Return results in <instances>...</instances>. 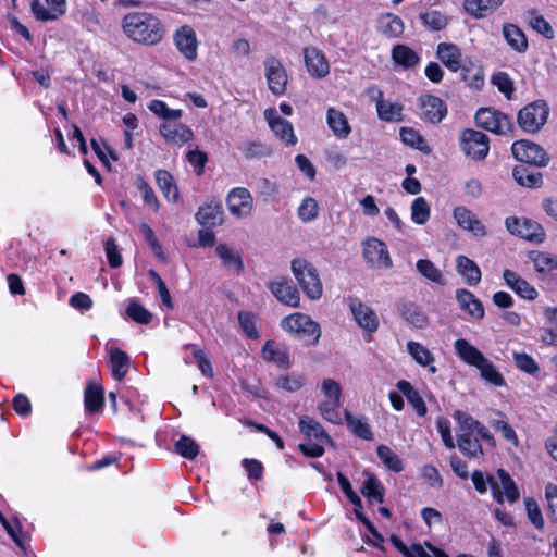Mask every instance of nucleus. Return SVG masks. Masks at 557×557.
Returning <instances> with one entry per match:
<instances>
[{
	"label": "nucleus",
	"instance_id": "9",
	"mask_svg": "<svg viewBox=\"0 0 557 557\" xmlns=\"http://www.w3.org/2000/svg\"><path fill=\"white\" fill-rule=\"evenodd\" d=\"M476 125L487 132L505 135L511 129L510 119L498 110L481 108L475 113Z\"/></svg>",
	"mask_w": 557,
	"mask_h": 557
},
{
	"label": "nucleus",
	"instance_id": "51",
	"mask_svg": "<svg viewBox=\"0 0 557 557\" xmlns=\"http://www.w3.org/2000/svg\"><path fill=\"white\" fill-rule=\"evenodd\" d=\"M400 138L405 145L416 148L424 153H429L431 151L425 139L412 127H401Z\"/></svg>",
	"mask_w": 557,
	"mask_h": 557
},
{
	"label": "nucleus",
	"instance_id": "33",
	"mask_svg": "<svg viewBox=\"0 0 557 557\" xmlns=\"http://www.w3.org/2000/svg\"><path fill=\"white\" fill-rule=\"evenodd\" d=\"M391 57L396 65L405 70L412 69L420 62L419 54L404 44L395 45L392 49Z\"/></svg>",
	"mask_w": 557,
	"mask_h": 557
},
{
	"label": "nucleus",
	"instance_id": "46",
	"mask_svg": "<svg viewBox=\"0 0 557 557\" xmlns=\"http://www.w3.org/2000/svg\"><path fill=\"white\" fill-rule=\"evenodd\" d=\"M419 17L422 25L433 32L443 30L450 22V17L438 10L421 13Z\"/></svg>",
	"mask_w": 557,
	"mask_h": 557
},
{
	"label": "nucleus",
	"instance_id": "50",
	"mask_svg": "<svg viewBox=\"0 0 557 557\" xmlns=\"http://www.w3.org/2000/svg\"><path fill=\"white\" fill-rule=\"evenodd\" d=\"M376 453L380 460L388 470L396 473H399L404 470V463L401 459L388 446L379 445L376 448Z\"/></svg>",
	"mask_w": 557,
	"mask_h": 557
},
{
	"label": "nucleus",
	"instance_id": "35",
	"mask_svg": "<svg viewBox=\"0 0 557 557\" xmlns=\"http://www.w3.org/2000/svg\"><path fill=\"white\" fill-rule=\"evenodd\" d=\"M480 440L482 438L476 434L457 433V446L468 458H479L483 456L484 451Z\"/></svg>",
	"mask_w": 557,
	"mask_h": 557
},
{
	"label": "nucleus",
	"instance_id": "24",
	"mask_svg": "<svg viewBox=\"0 0 557 557\" xmlns=\"http://www.w3.org/2000/svg\"><path fill=\"white\" fill-rule=\"evenodd\" d=\"M456 299L461 310L476 320L484 318V307L480 299L468 289L460 288L456 290Z\"/></svg>",
	"mask_w": 557,
	"mask_h": 557
},
{
	"label": "nucleus",
	"instance_id": "36",
	"mask_svg": "<svg viewBox=\"0 0 557 557\" xmlns=\"http://www.w3.org/2000/svg\"><path fill=\"white\" fill-rule=\"evenodd\" d=\"M377 30L385 37L396 38L404 33L405 25L399 16L393 13H386L379 17Z\"/></svg>",
	"mask_w": 557,
	"mask_h": 557
},
{
	"label": "nucleus",
	"instance_id": "25",
	"mask_svg": "<svg viewBox=\"0 0 557 557\" xmlns=\"http://www.w3.org/2000/svg\"><path fill=\"white\" fill-rule=\"evenodd\" d=\"M503 277L507 286L520 297L528 300H533L537 297V290L516 272L507 269L504 271Z\"/></svg>",
	"mask_w": 557,
	"mask_h": 557
},
{
	"label": "nucleus",
	"instance_id": "43",
	"mask_svg": "<svg viewBox=\"0 0 557 557\" xmlns=\"http://www.w3.org/2000/svg\"><path fill=\"white\" fill-rule=\"evenodd\" d=\"M218 257L222 260V263L227 269H233L236 273H239L244 269V263L240 253L230 247L226 244H219L215 247Z\"/></svg>",
	"mask_w": 557,
	"mask_h": 557
},
{
	"label": "nucleus",
	"instance_id": "54",
	"mask_svg": "<svg viewBox=\"0 0 557 557\" xmlns=\"http://www.w3.org/2000/svg\"><path fill=\"white\" fill-rule=\"evenodd\" d=\"M528 15L529 23L534 30L547 39H552L554 37V29L543 15L537 14L536 10L528 11Z\"/></svg>",
	"mask_w": 557,
	"mask_h": 557
},
{
	"label": "nucleus",
	"instance_id": "62",
	"mask_svg": "<svg viewBox=\"0 0 557 557\" xmlns=\"http://www.w3.org/2000/svg\"><path fill=\"white\" fill-rule=\"evenodd\" d=\"M533 261L537 272L549 273L557 270V257L550 253L539 252Z\"/></svg>",
	"mask_w": 557,
	"mask_h": 557
},
{
	"label": "nucleus",
	"instance_id": "12",
	"mask_svg": "<svg viewBox=\"0 0 557 557\" xmlns=\"http://www.w3.org/2000/svg\"><path fill=\"white\" fill-rule=\"evenodd\" d=\"M226 205L232 215L244 219L251 214L253 198L247 188L235 187L227 194Z\"/></svg>",
	"mask_w": 557,
	"mask_h": 557
},
{
	"label": "nucleus",
	"instance_id": "22",
	"mask_svg": "<svg viewBox=\"0 0 557 557\" xmlns=\"http://www.w3.org/2000/svg\"><path fill=\"white\" fill-rule=\"evenodd\" d=\"M160 134L173 145L182 146L194 138L193 131L185 124L166 122L160 125Z\"/></svg>",
	"mask_w": 557,
	"mask_h": 557
},
{
	"label": "nucleus",
	"instance_id": "29",
	"mask_svg": "<svg viewBox=\"0 0 557 557\" xmlns=\"http://www.w3.org/2000/svg\"><path fill=\"white\" fill-rule=\"evenodd\" d=\"M471 480L478 493L485 494L490 487L494 499L498 504H503V493L500 491L499 484L496 482L493 475H485L482 471L475 470L471 474Z\"/></svg>",
	"mask_w": 557,
	"mask_h": 557
},
{
	"label": "nucleus",
	"instance_id": "32",
	"mask_svg": "<svg viewBox=\"0 0 557 557\" xmlns=\"http://www.w3.org/2000/svg\"><path fill=\"white\" fill-rule=\"evenodd\" d=\"M504 0H465L463 9L475 18L486 17L495 12Z\"/></svg>",
	"mask_w": 557,
	"mask_h": 557
},
{
	"label": "nucleus",
	"instance_id": "19",
	"mask_svg": "<svg viewBox=\"0 0 557 557\" xmlns=\"http://www.w3.org/2000/svg\"><path fill=\"white\" fill-rule=\"evenodd\" d=\"M454 419L459 424L457 433L476 434L482 438V441H485L486 443H494V437L490 430L467 412L456 410L454 412Z\"/></svg>",
	"mask_w": 557,
	"mask_h": 557
},
{
	"label": "nucleus",
	"instance_id": "2",
	"mask_svg": "<svg viewBox=\"0 0 557 557\" xmlns=\"http://www.w3.org/2000/svg\"><path fill=\"white\" fill-rule=\"evenodd\" d=\"M454 348L457 356L465 363L474 367L480 372L481 379L486 383L496 387H503L506 385V381L503 374L497 370L494 363L467 339H456L454 343Z\"/></svg>",
	"mask_w": 557,
	"mask_h": 557
},
{
	"label": "nucleus",
	"instance_id": "7",
	"mask_svg": "<svg viewBox=\"0 0 557 557\" xmlns=\"http://www.w3.org/2000/svg\"><path fill=\"white\" fill-rule=\"evenodd\" d=\"M367 96L375 103L377 116L384 122H401L404 120V107L399 102L384 100L383 90L373 85L367 88Z\"/></svg>",
	"mask_w": 557,
	"mask_h": 557
},
{
	"label": "nucleus",
	"instance_id": "61",
	"mask_svg": "<svg viewBox=\"0 0 557 557\" xmlns=\"http://www.w3.org/2000/svg\"><path fill=\"white\" fill-rule=\"evenodd\" d=\"M324 400L342 403V387L333 379H324L321 384Z\"/></svg>",
	"mask_w": 557,
	"mask_h": 557
},
{
	"label": "nucleus",
	"instance_id": "3",
	"mask_svg": "<svg viewBox=\"0 0 557 557\" xmlns=\"http://www.w3.org/2000/svg\"><path fill=\"white\" fill-rule=\"evenodd\" d=\"M292 272L305 295L311 300L322 297L323 285L314 265L302 258L292 261Z\"/></svg>",
	"mask_w": 557,
	"mask_h": 557
},
{
	"label": "nucleus",
	"instance_id": "15",
	"mask_svg": "<svg viewBox=\"0 0 557 557\" xmlns=\"http://www.w3.org/2000/svg\"><path fill=\"white\" fill-rule=\"evenodd\" d=\"M173 41L177 50L188 60L197 59L198 41L196 32L188 25H183L173 34Z\"/></svg>",
	"mask_w": 557,
	"mask_h": 557
},
{
	"label": "nucleus",
	"instance_id": "14",
	"mask_svg": "<svg viewBox=\"0 0 557 557\" xmlns=\"http://www.w3.org/2000/svg\"><path fill=\"white\" fill-rule=\"evenodd\" d=\"M349 309L356 323L369 333H374L379 329V318L375 311L363 304L360 299L351 297L348 299Z\"/></svg>",
	"mask_w": 557,
	"mask_h": 557
},
{
	"label": "nucleus",
	"instance_id": "55",
	"mask_svg": "<svg viewBox=\"0 0 557 557\" xmlns=\"http://www.w3.org/2000/svg\"><path fill=\"white\" fill-rule=\"evenodd\" d=\"M417 270L421 275H423L425 278L437 283L440 285L444 284V278L442 275V272L436 265L428 260V259H420L417 262Z\"/></svg>",
	"mask_w": 557,
	"mask_h": 557
},
{
	"label": "nucleus",
	"instance_id": "48",
	"mask_svg": "<svg viewBox=\"0 0 557 557\" xmlns=\"http://www.w3.org/2000/svg\"><path fill=\"white\" fill-rule=\"evenodd\" d=\"M499 479V487L503 493V500L506 498L510 504L516 503L520 497V492L517 484L504 469H498L496 472Z\"/></svg>",
	"mask_w": 557,
	"mask_h": 557
},
{
	"label": "nucleus",
	"instance_id": "40",
	"mask_svg": "<svg viewBox=\"0 0 557 557\" xmlns=\"http://www.w3.org/2000/svg\"><path fill=\"white\" fill-rule=\"evenodd\" d=\"M512 175L516 182L524 187H540L543 183L542 174L524 164L515 166Z\"/></svg>",
	"mask_w": 557,
	"mask_h": 557
},
{
	"label": "nucleus",
	"instance_id": "49",
	"mask_svg": "<svg viewBox=\"0 0 557 557\" xmlns=\"http://www.w3.org/2000/svg\"><path fill=\"white\" fill-rule=\"evenodd\" d=\"M104 403L103 389L101 386L88 384L84 393V404L86 410L98 412Z\"/></svg>",
	"mask_w": 557,
	"mask_h": 557
},
{
	"label": "nucleus",
	"instance_id": "4",
	"mask_svg": "<svg viewBox=\"0 0 557 557\" xmlns=\"http://www.w3.org/2000/svg\"><path fill=\"white\" fill-rule=\"evenodd\" d=\"M281 327L308 345H315L321 336L318 322L300 312L292 313L281 320Z\"/></svg>",
	"mask_w": 557,
	"mask_h": 557
},
{
	"label": "nucleus",
	"instance_id": "1",
	"mask_svg": "<svg viewBox=\"0 0 557 557\" xmlns=\"http://www.w3.org/2000/svg\"><path fill=\"white\" fill-rule=\"evenodd\" d=\"M121 27L129 40L148 47L160 44L166 33L163 22L147 11H133L125 14L121 21Z\"/></svg>",
	"mask_w": 557,
	"mask_h": 557
},
{
	"label": "nucleus",
	"instance_id": "31",
	"mask_svg": "<svg viewBox=\"0 0 557 557\" xmlns=\"http://www.w3.org/2000/svg\"><path fill=\"white\" fill-rule=\"evenodd\" d=\"M154 178L164 198L170 202H176L180 193L173 175L169 171L160 169L154 172Z\"/></svg>",
	"mask_w": 557,
	"mask_h": 557
},
{
	"label": "nucleus",
	"instance_id": "47",
	"mask_svg": "<svg viewBox=\"0 0 557 557\" xmlns=\"http://www.w3.org/2000/svg\"><path fill=\"white\" fill-rule=\"evenodd\" d=\"M400 315L416 327L422 329L426 324L425 315L420 311L417 305L412 302H401L397 306Z\"/></svg>",
	"mask_w": 557,
	"mask_h": 557
},
{
	"label": "nucleus",
	"instance_id": "6",
	"mask_svg": "<svg viewBox=\"0 0 557 557\" xmlns=\"http://www.w3.org/2000/svg\"><path fill=\"white\" fill-rule=\"evenodd\" d=\"M459 144L463 153L474 160H483L490 150L488 137L472 128L463 129L460 133Z\"/></svg>",
	"mask_w": 557,
	"mask_h": 557
},
{
	"label": "nucleus",
	"instance_id": "23",
	"mask_svg": "<svg viewBox=\"0 0 557 557\" xmlns=\"http://www.w3.org/2000/svg\"><path fill=\"white\" fill-rule=\"evenodd\" d=\"M436 57L451 72L462 70V53L455 44L441 42L437 46Z\"/></svg>",
	"mask_w": 557,
	"mask_h": 557
},
{
	"label": "nucleus",
	"instance_id": "37",
	"mask_svg": "<svg viewBox=\"0 0 557 557\" xmlns=\"http://www.w3.org/2000/svg\"><path fill=\"white\" fill-rule=\"evenodd\" d=\"M398 391L407 398L418 416L424 417L428 412L426 405L417 389L410 382L400 380L396 384Z\"/></svg>",
	"mask_w": 557,
	"mask_h": 557
},
{
	"label": "nucleus",
	"instance_id": "58",
	"mask_svg": "<svg viewBox=\"0 0 557 557\" xmlns=\"http://www.w3.org/2000/svg\"><path fill=\"white\" fill-rule=\"evenodd\" d=\"M136 188L141 193L143 200L146 205L152 207L154 211L160 208L159 200L148 182L143 176H137L135 181Z\"/></svg>",
	"mask_w": 557,
	"mask_h": 557
},
{
	"label": "nucleus",
	"instance_id": "53",
	"mask_svg": "<svg viewBox=\"0 0 557 557\" xmlns=\"http://www.w3.org/2000/svg\"><path fill=\"white\" fill-rule=\"evenodd\" d=\"M175 451L186 459H195L199 454V445L191 437L183 435L175 443Z\"/></svg>",
	"mask_w": 557,
	"mask_h": 557
},
{
	"label": "nucleus",
	"instance_id": "10",
	"mask_svg": "<svg viewBox=\"0 0 557 557\" xmlns=\"http://www.w3.org/2000/svg\"><path fill=\"white\" fill-rule=\"evenodd\" d=\"M505 224L510 234L523 239L534 243H542L545 239L544 228L535 221L510 216L506 219Z\"/></svg>",
	"mask_w": 557,
	"mask_h": 557
},
{
	"label": "nucleus",
	"instance_id": "63",
	"mask_svg": "<svg viewBox=\"0 0 557 557\" xmlns=\"http://www.w3.org/2000/svg\"><path fill=\"white\" fill-rule=\"evenodd\" d=\"M513 360L516 367L528 374H535L540 370L534 358L525 352H513Z\"/></svg>",
	"mask_w": 557,
	"mask_h": 557
},
{
	"label": "nucleus",
	"instance_id": "52",
	"mask_svg": "<svg viewBox=\"0 0 557 557\" xmlns=\"http://www.w3.org/2000/svg\"><path fill=\"white\" fill-rule=\"evenodd\" d=\"M148 109L157 116L166 121H176L182 117L183 111L181 109H170L162 100H151Z\"/></svg>",
	"mask_w": 557,
	"mask_h": 557
},
{
	"label": "nucleus",
	"instance_id": "21",
	"mask_svg": "<svg viewBox=\"0 0 557 557\" xmlns=\"http://www.w3.org/2000/svg\"><path fill=\"white\" fill-rule=\"evenodd\" d=\"M268 287L280 302L294 308L299 307L300 294L292 281L281 278L270 282Z\"/></svg>",
	"mask_w": 557,
	"mask_h": 557
},
{
	"label": "nucleus",
	"instance_id": "11",
	"mask_svg": "<svg viewBox=\"0 0 557 557\" xmlns=\"http://www.w3.org/2000/svg\"><path fill=\"white\" fill-rule=\"evenodd\" d=\"M363 257L377 269H389L393 265L386 244L375 237L363 242Z\"/></svg>",
	"mask_w": 557,
	"mask_h": 557
},
{
	"label": "nucleus",
	"instance_id": "60",
	"mask_svg": "<svg viewBox=\"0 0 557 557\" xmlns=\"http://www.w3.org/2000/svg\"><path fill=\"white\" fill-rule=\"evenodd\" d=\"M127 315L135 322L148 324L152 320V314L137 301H131L126 308Z\"/></svg>",
	"mask_w": 557,
	"mask_h": 557
},
{
	"label": "nucleus",
	"instance_id": "8",
	"mask_svg": "<svg viewBox=\"0 0 557 557\" xmlns=\"http://www.w3.org/2000/svg\"><path fill=\"white\" fill-rule=\"evenodd\" d=\"M511 151L513 157L522 163L546 166L549 162L546 151L540 145L527 139L515 141Z\"/></svg>",
	"mask_w": 557,
	"mask_h": 557
},
{
	"label": "nucleus",
	"instance_id": "5",
	"mask_svg": "<svg viewBox=\"0 0 557 557\" xmlns=\"http://www.w3.org/2000/svg\"><path fill=\"white\" fill-rule=\"evenodd\" d=\"M549 108L544 100H536L523 107L518 113L520 127L528 133H537L547 122Z\"/></svg>",
	"mask_w": 557,
	"mask_h": 557
},
{
	"label": "nucleus",
	"instance_id": "56",
	"mask_svg": "<svg viewBox=\"0 0 557 557\" xmlns=\"http://www.w3.org/2000/svg\"><path fill=\"white\" fill-rule=\"evenodd\" d=\"M319 215L318 201L312 197H306L298 207V216L304 223L314 221Z\"/></svg>",
	"mask_w": 557,
	"mask_h": 557
},
{
	"label": "nucleus",
	"instance_id": "59",
	"mask_svg": "<svg viewBox=\"0 0 557 557\" xmlns=\"http://www.w3.org/2000/svg\"><path fill=\"white\" fill-rule=\"evenodd\" d=\"M342 407V403L323 400L319 405V411L321 416L329 422L339 424L342 422V417L339 413V408Z\"/></svg>",
	"mask_w": 557,
	"mask_h": 557
},
{
	"label": "nucleus",
	"instance_id": "41",
	"mask_svg": "<svg viewBox=\"0 0 557 557\" xmlns=\"http://www.w3.org/2000/svg\"><path fill=\"white\" fill-rule=\"evenodd\" d=\"M366 479L362 483L361 493L371 503L384 502V486L381 481L372 473H364Z\"/></svg>",
	"mask_w": 557,
	"mask_h": 557
},
{
	"label": "nucleus",
	"instance_id": "20",
	"mask_svg": "<svg viewBox=\"0 0 557 557\" xmlns=\"http://www.w3.org/2000/svg\"><path fill=\"white\" fill-rule=\"evenodd\" d=\"M419 107L425 120L433 124L442 122L447 115V107L445 102L433 95H421L418 99Z\"/></svg>",
	"mask_w": 557,
	"mask_h": 557
},
{
	"label": "nucleus",
	"instance_id": "64",
	"mask_svg": "<svg viewBox=\"0 0 557 557\" xmlns=\"http://www.w3.org/2000/svg\"><path fill=\"white\" fill-rule=\"evenodd\" d=\"M275 385L286 392H297L302 387L304 379L297 374L281 375L277 377Z\"/></svg>",
	"mask_w": 557,
	"mask_h": 557
},
{
	"label": "nucleus",
	"instance_id": "42",
	"mask_svg": "<svg viewBox=\"0 0 557 557\" xmlns=\"http://www.w3.org/2000/svg\"><path fill=\"white\" fill-rule=\"evenodd\" d=\"M503 35L507 44L517 52L522 53L528 49V39L524 33L515 24H505Z\"/></svg>",
	"mask_w": 557,
	"mask_h": 557
},
{
	"label": "nucleus",
	"instance_id": "27",
	"mask_svg": "<svg viewBox=\"0 0 557 557\" xmlns=\"http://www.w3.org/2000/svg\"><path fill=\"white\" fill-rule=\"evenodd\" d=\"M326 123L333 135L338 139H346L351 133L347 116L335 108L327 109Z\"/></svg>",
	"mask_w": 557,
	"mask_h": 557
},
{
	"label": "nucleus",
	"instance_id": "13",
	"mask_svg": "<svg viewBox=\"0 0 557 557\" xmlns=\"http://www.w3.org/2000/svg\"><path fill=\"white\" fill-rule=\"evenodd\" d=\"M265 77L269 89L275 96H282L286 91L287 73L280 60L269 57L264 60Z\"/></svg>",
	"mask_w": 557,
	"mask_h": 557
},
{
	"label": "nucleus",
	"instance_id": "28",
	"mask_svg": "<svg viewBox=\"0 0 557 557\" xmlns=\"http://www.w3.org/2000/svg\"><path fill=\"white\" fill-rule=\"evenodd\" d=\"M454 218L458 225L466 231L472 232L476 236L486 235V230L483 223L465 207H458L454 210Z\"/></svg>",
	"mask_w": 557,
	"mask_h": 557
},
{
	"label": "nucleus",
	"instance_id": "17",
	"mask_svg": "<svg viewBox=\"0 0 557 557\" xmlns=\"http://www.w3.org/2000/svg\"><path fill=\"white\" fill-rule=\"evenodd\" d=\"M391 542L405 557H449L443 549L425 542L424 545L412 544L407 546L398 536L392 535Z\"/></svg>",
	"mask_w": 557,
	"mask_h": 557
},
{
	"label": "nucleus",
	"instance_id": "39",
	"mask_svg": "<svg viewBox=\"0 0 557 557\" xmlns=\"http://www.w3.org/2000/svg\"><path fill=\"white\" fill-rule=\"evenodd\" d=\"M300 432L309 440H315L320 443H330L331 438L323 426L310 417H302L299 421Z\"/></svg>",
	"mask_w": 557,
	"mask_h": 557
},
{
	"label": "nucleus",
	"instance_id": "30",
	"mask_svg": "<svg viewBox=\"0 0 557 557\" xmlns=\"http://www.w3.org/2000/svg\"><path fill=\"white\" fill-rule=\"evenodd\" d=\"M407 350L413 360L421 367H426L430 373L435 374L437 372V368L434 366L435 357L424 345L409 341Z\"/></svg>",
	"mask_w": 557,
	"mask_h": 557
},
{
	"label": "nucleus",
	"instance_id": "38",
	"mask_svg": "<svg viewBox=\"0 0 557 557\" xmlns=\"http://www.w3.org/2000/svg\"><path fill=\"white\" fill-rule=\"evenodd\" d=\"M131 364L129 356L120 348H111L110 366L115 380L122 381L128 372Z\"/></svg>",
	"mask_w": 557,
	"mask_h": 557
},
{
	"label": "nucleus",
	"instance_id": "18",
	"mask_svg": "<svg viewBox=\"0 0 557 557\" xmlns=\"http://www.w3.org/2000/svg\"><path fill=\"white\" fill-rule=\"evenodd\" d=\"M264 119L276 137L287 145H295L297 143L293 125L287 120L280 116L274 108L264 111Z\"/></svg>",
	"mask_w": 557,
	"mask_h": 557
},
{
	"label": "nucleus",
	"instance_id": "45",
	"mask_svg": "<svg viewBox=\"0 0 557 557\" xmlns=\"http://www.w3.org/2000/svg\"><path fill=\"white\" fill-rule=\"evenodd\" d=\"M345 420L348 429L354 433V435L366 441L373 440V433L366 418H357L352 416L348 410H345Z\"/></svg>",
	"mask_w": 557,
	"mask_h": 557
},
{
	"label": "nucleus",
	"instance_id": "57",
	"mask_svg": "<svg viewBox=\"0 0 557 557\" xmlns=\"http://www.w3.org/2000/svg\"><path fill=\"white\" fill-rule=\"evenodd\" d=\"M430 218V206L423 197L416 198L411 203V220L423 225Z\"/></svg>",
	"mask_w": 557,
	"mask_h": 557
},
{
	"label": "nucleus",
	"instance_id": "34",
	"mask_svg": "<svg viewBox=\"0 0 557 557\" xmlns=\"http://www.w3.org/2000/svg\"><path fill=\"white\" fill-rule=\"evenodd\" d=\"M457 272L469 286H476L481 281V270L478 264L466 256L456 258Z\"/></svg>",
	"mask_w": 557,
	"mask_h": 557
},
{
	"label": "nucleus",
	"instance_id": "16",
	"mask_svg": "<svg viewBox=\"0 0 557 557\" xmlns=\"http://www.w3.org/2000/svg\"><path fill=\"white\" fill-rule=\"evenodd\" d=\"M305 65L314 78H324L330 74V63L325 54L317 47H305L302 50Z\"/></svg>",
	"mask_w": 557,
	"mask_h": 557
},
{
	"label": "nucleus",
	"instance_id": "44",
	"mask_svg": "<svg viewBox=\"0 0 557 557\" xmlns=\"http://www.w3.org/2000/svg\"><path fill=\"white\" fill-rule=\"evenodd\" d=\"M261 354L267 361L274 362L278 367L286 368L289 364L288 352L272 341L264 343Z\"/></svg>",
	"mask_w": 557,
	"mask_h": 557
},
{
	"label": "nucleus",
	"instance_id": "26",
	"mask_svg": "<svg viewBox=\"0 0 557 557\" xmlns=\"http://www.w3.org/2000/svg\"><path fill=\"white\" fill-rule=\"evenodd\" d=\"M199 224L208 227L221 225L224 220L223 207L219 202H210L200 207L196 213Z\"/></svg>",
	"mask_w": 557,
	"mask_h": 557
}]
</instances>
